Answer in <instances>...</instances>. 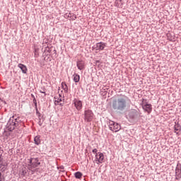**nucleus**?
Masks as SVG:
<instances>
[{
  "instance_id": "obj_13",
  "label": "nucleus",
  "mask_w": 181,
  "mask_h": 181,
  "mask_svg": "<svg viewBox=\"0 0 181 181\" xmlns=\"http://www.w3.org/2000/svg\"><path fill=\"white\" fill-rule=\"evenodd\" d=\"M18 67L19 69H21V70L22 71V73H23V74H26V73L28 72V68L23 64H18Z\"/></svg>"
},
{
  "instance_id": "obj_7",
  "label": "nucleus",
  "mask_w": 181,
  "mask_h": 181,
  "mask_svg": "<svg viewBox=\"0 0 181 181\" xmlns=\"http://www.w3.org/2000/svg\"><path fill=\"white\" fill-rule=\"evenodd\" d=\"M96 163L98 165L104 162V154L101 152H98L95 154Z\"/></svg>"
},
{
  "instance_id": "obj_31",
  "label": "nucleus",
  "mask_w": 181,
  "mask_h": 181,
  "mask_svg": "<svg viewBox=\"0 0 181 181\" xmlns=\"http://www.w3.org/2000/svg\"><path fill=\"white\" fill-rule=\"evenodd\" d=\"M168 39H169L171 42L173 41V39H175V38H173V37L169 38V35H168Z\"/></svg>"
},
{
  "instance_id": "obj_32",
  "label": "nucleus",
  "mask_w": 181,
  "mask_h": 181,
  "mask_svg": "<svg viewBox=\"0 0 181 181\" xmlns=\"http://www.w3.org/2000/svg\"><path fill=\"white\" fill-rule=\"evenodd\" d=\"M36 108V114H37V115H38V114H40V112H39V110H37V107H35Z\"/></svg>"
},
{
  "instance_id": "obj_20",
  "label": "nucleus",
  "mask_w": 181,
  "mask_h": 181,
  "mask_svg": "<svg viewBox=\"0 0 181 181\" xmlns=\"http://www.w3.org/2000/svg\"><path fill=\"white\" fill-rule=\"evenodd\" d=\"M32 97L33 98V102L35 104V108H37V102L36 101V98H35V95H31Z\"/></svg>"
},
{
  "instance_id": "obj_5",
  "label": "nucleus",
  "mask_w": 181,
  "mask_h": 181,
  "mask_svg": "<svg viewBox=\"0 0 181 181\" xmlns=\"http://www.w3.org/2000/svg\"><path fill=\"white\" fill-rule=\"evenodd\" d=\"M109 129L113 132H118L121 129V125L114 121H109Z\"/></svg>"
},
{
  "instance_id": "obj_30",
  "label": "nucleus",
  "mask_w": 181,
  "mask_h": 181,
  "mask_svg": "<svg viewBox=\"0 0 181 181\" xmlns=\"http://www.w3.org/2000/svg\"><path fill=\"white\" fill-rule=\"evenodd\" d=\"M39 120H42V119H45V117H43V116H41L40 117H38Z\"/></svg>"
},
{
  "instance_id": "obj_29",
  "label": "nucleus",
  "mask_w": 181,
  "mask_h": 181,
  "mask_svg": "<svg viewBox=\"0 0 181 181\" xmlns=\"http://www.w3.org/2000/svg\"><path fill=\"white\" fill-rule=\"evenodd\" d=\"M97 44H95V45H94L93 47H92V49L94 50H97Z\"/></svg>"
},
{
  "instance_id": "obj_41",
  "label": "nucleus",
  "mask_w": 181,
  "mask_h": 181,
  "mask_svg": "<svg viewBox=\"0 0 181 181\" xmlns=\"http://www.w3.org/2000/svg\"><path fill=\"white\" fill-rule=\"evenodd\" d=\"M8 135H10V134H7V136H8Z\"/></svg>"
},
{
  "instance_id": "obj_4",
  "label": "nucleus",
  "mask_w": 181,
  "mask_h": 181,
  "mask_svg": "<svg viewBox=\"0 0 181 181\" xmlns=\"http://www.w3.org/2000/svg\"><path fill=\"white\" fill-rule=\"evenodd\" d=\"M94 119V113L93 112V110L88 109L84 111V120L86 121V122H91Z\"/></svg>"
},
{
  "instance_id": "obj_12",
  "label": "nucleus",
  "mask_w": 181,
  "mask_h": 181,
  "mask_svg": "<svg viewBox=\"0 0 181 181\" xmlns=\"http://www.w3.org/2000/svg\"><path fill=\"white\" fill-rule=\"evenodd\" d=\"M175 173H176V179L178 177H180V173H181V164L177 163L176 168H175Z\"/></svg>"
},
{
  "instance_id": "obj_36",
  "label": "nucleus",
  "mask_w": 181,
  "mask_h": 181,
  "mask_svg": "<svg viewBox=\"0 0 181 181\" xmlns=\"http://www.w3.org/2000/svg\"><path fill=\"white\" fill-rule=\"evenodd\" d=\"M116 1L122 2V0H116Z\"/></svg>"
},
{
  "instance_id": "obj_33",
  "label": "nucleus",
  "mask_w": 181,
  "mask_h": 181,
  "mask_svg": "<svg viewBox=\"0 0 181 181\" xmlns=\"http://www.w3.org/2000/svg\"><path fill=\"white\" fill-rule=\"evenodd\" d=\"M37 115L38 118H39L40 117H42V114H40V113H38Z\"/></svg>"
},
{
  "instance_id": "obj_24",
  "label": "nucleus",
  "mask_w": 181,
  "mask_h": 181,
  "mask_svg": "<svg viewBox=\"0 0 181 181\" xmlns=\"http://www.w3.org/2000/svg\"><path fill=\"white\" fill-rule=\"evenodd\" d=\"M121 2H119V1H115V6H116L117 8H119V4H120Z\"/></svg>"
},
{
  "instance_id": "obj_38",
  "label": "nucleus",
  "mask_w": 181,
  "mask_h": 181,
  "mask_svg": "<svg viewBox=\"0 0 181 181\" xmlns=\"http://www.w3.org/2000/svg\"><path fill=\"white\" fill-rule=\"evenodd\" d=\"M0 159H2V155L0 154Z\"/></svg>"
},
{
  "instance_id": "obj_34",
  "label": "nucleus",
  "mask_w": 181,
  "mask_h": 181,
  "mask_svg": "<svg viewBox=\"0 0 181 181\" xmlns=\"http://www.w3.org/2000/svg\"><path fill=\"white\" fill-rule=\"evenodd\" d=\"M59 168H60V169H64V166H63V165L60 166Z\"/></svg>"
},
{
  "instance_id": "obj_39",
  "label": "nucleus",
  "mask_w": 181,
  "mask_h": 181,
  "mask_svg": "<svg viewBox=\"0 0 181 181\" xmlns=\"http://www.w3.org/2000/svg\"><path fill=\"white\" fill-rule=\"evenodd\" d=\"M97 63H100V61H97Z\"/></svg>"
},
{
  "instance_id": "obj_2",
  "label": "nucleus",
  "mask_w": 181,
  "mask_h": 181,
  "mask_svg": "<svg viewBox=\"0 0 181 181\" xmlns=\"http://www.w3.org/2000/svg\"><path fill=\"white\" fill-rule=\"evenodd\" d=\"M22 124V121L21 120V118L17 117L15 118V116H13L10 118L7 123V129L10 132H12L15 128H19V126Z\"/></svg>"
},
{
  "instance_id": "obj_17",
  "label": "nucleus",
  "mask_w": 181,
  "mask_h": 181,
  "mask_svg": "<svg viewBox=\"0 0 181 181\" xmlns=\"http://www.w3.org/2000/svg\"><path fill=\"white\" fill-rule=\"evenodd\" d=\"M174 129L175 131V133L177 134H179V132H177V131H181V126L180 124H179V123L176 124L175 122V125L174 126Z\"/></svg>"
},
{
  "instance_id": "obj_28",
  "label": "nucleus",
  "mask_w": 181,
  "mask_h": 181,
  "mask_svg": "<svg viewBox=\"0 0 181 181\" xmlns=\"http://www.w3.org/2000/svg\"><path fill=\"white\" fill-rule=\"evenodd\" d=\"M98 151L97 150V148H94L93 151H92V152H93V153H98L97 152H98Z\"/></svg>"
},
{
  "instance_id": "obj_27",
  "label": "nucleus",
  "mask_w": 181,
  "mask_h": 181,
  "mask_svg": "<svg viewBox=\"0 0 181 181\" xmlns=\"http://www.w3.org/2000/svg\"><path fill=\"white\" fill-rule=\"evenodd\" d=\"M66 16H67V18H71V16H73V14H71V13H69V14H66Z\"/></svg>"
},
{
  "instance_id": "obj_10",
  "label": "nucleus",
  "mask_w": 181,
  "mask_h": 181,
  "mask_svg": "<svg viewBox=\"0 0 181 181\" xmlns=\"http://www.w3.org/2000/svg\"><path fill=\"white\" fill-rule=\"evenodd\" d=\"M105 47H107V43H105L103 42L96 43V50H104Z\"/></svg>"
},
{
  "instance_id": "obj_21",
  "label": "nucleus",
  "mask_w": 181,
  "mask_h": 181,
  "mask_svg": "<svg viewBox=\"0 0 181 181\" xmlns=\"http://www.w3.org/2000/svg\"><path fill=\"white\" fill-rule=\"evenodd\" d=\"M0 166H4L1 168V170H5V166L4 165V161L2 160V158H0Z\"/></svg>"
},
{
  "instance_id": "obj_18",
  "label": "nucleus",
  "mask_w": 181,
  "mask_h": 181,
  "mask_svg": "<svg viewBox=\"0 0 181 181\" xmlns=\"http://www.w3.org/2000/svg\"><path fill=\"white\" fill-rule=\"evenodd\" d=\"M62 87L63 90H64L66 93H68V91H69V87L67 86V84L66 83V82H62Z\"/></svg>"
},
{
  "instance_id": "obj_26",
  "label": "nucleus",
  "mask_w": 181,
  "mask_h": 181,
  "mask_svg": "<svg viewBox=\"0 0 181 181\" xmlns=\"http://www.w3.org/2000/svg\"><path fill=\"white\" fill-rule=\"evenodd\" d=\"M40 93H41L42 94H44V97H46V92H45V89H43V90H40Z\"/></svg>"
},
{
  "instance_id": "obj_6",
  "label": "nucleus",
  "mask_w": 181,
  "mask_h": 181,
  "mask_svg": "<svg viewBox=\"0 0 181 181\" xmlns=\"http://www.w3.org/2000/svg\"><path fill=\"white\" fill-rule=\"evenodd\" d=\"M73 103L77 111H81V110L83 109V102L81 100L75 98L74 99Z\"/></svg>"
},
{
  "instance_id": "obj_3",
  "label": "nucleus",
  "mask_w": 181,
  "mask_h": 181,
  "mask_svg": "<svg viewBox=\"0 0 181 181\" xmlns=\"http://www.w3.org/2000/svg\"><path fill=\"white\" fill-rule=\"evenodd\" d=\"M40 165V162H39V158H31L29 160V164L28 165V168L29 170H31L32 172H35L33 169L35 168H37Z\"/></svg>"
},
{
  "instance_id": "obj_8",
  "label": "nucleus",
  "mask_w": 181,
  "mask_h": 181,
  "mask_svg": "<svg viewBox=\"0 0 181 181\" xmlns=\"http://www.w3.org/2000/svg\"><path fill=\"white\" fill-rule=\"evenodd\" d=\"M128 117L132 121L138 119V112L136 110H132L129 112Z\"/></svg>"
},
{
  "instance_id": "obj_15",
  "label": "nucleus",
  "mask_w": 181,
  "mask_h": 181,
  "mask_svg": "<svg viewBox=\"0 0 181 181\" xmlns=\"http://www.w3.org/2000/svg\"><path fill=\"white\" fill-rule=\"evenodd\" d=\"M40 135H37L34 138V142L35 145H40L41 144V140H40Z\"/></svg>"
},
{
  "instance_id": "obj_19",
  "label": "nucleus",
  "mask_w": 181,
  "mask_h": 181,
  "mask_svg": "<svg viewBox=\"0 0 181 181\" xmlns=\"http://www.w3.org/2000/svg\"><path fill=\"white\" fill-rule=\"evenodd\" d=\"M74 176L76 179H81V177H83V173L81 172H76L74 173Z\"/></svg>"
},
{
  "instance_id": "obj_11",
  "label": "nucleus",
  "mask_w": 181,
  "mask_h": 181,
  "mask_svg": "<svg viewBox=\"0 0 181 181\" xmlns=\"http://www.w3.org/2000/svg\"><path fill=\"white\" fill-rule=\"evenodd\" d=\"M76 66L78 70H84L86 69V64H84V61H77Z\"/></svg>"
},
{
  "instance_id": "obj_23",
  "label": "nucleus",
  "mask_w": 181,
  "mask_h": 181,
  "mask_svg": "<svg viewBox=\"0 0 181 181\" xmlns=\"http://www.w3.org/2000/svg\"><path fill=\"white\" fill-rule=\"evenodd\" d=\"M0 181H5V177L2 175V173L0 172Z\"/></svg>"
},
{
  "instance_id": "obj_40",
  "label": "nucleus",
  "mask_w": 181,
  "mask_h": 181,
  "mask_svg": "<svg viewBox=\"0 0 181 181\" xmlns=\"http://www.w3.org/2000/svg\"><path fill=\"white\" fill-rule=\"evenodd\" d=\"M74 19H76V16L74 17Z\"/></svg>"
},
{
  "instance_id": "obj_1",
  "label": "nucleus",
  "mask_w": 181,
  "mask_h": 181,
  "mask_svg": "<svg viewBox=\"0 0 181 181\" xmlns=\"http://www.w3.org/2000/svg\"><path fill=\"white\" fill-rule=\"evenodd\" d=\"M131 105V99L126 95L115 99L112 102V108L116 112H124Z\"/></svg>"
},
{
  "instance_id": "obj_9",
  "label": "nucleus",
  "mask_w": 181,
  "mask_h": 181,
  "mask_svg": "<svg viewBox=\"0 0 181 181\" xmlns=\"http://www.w3.org/2000/svg\"><path fill=\"white\" fill-rule=\"evenodd\" d=\"M142 108L146 111V112H148V114H151V112H152V105L151 104L143 102Z\"/></svg>"
},
{
  "instance_id": "obj_16",
  "label": "nucleus",
  "mask_w": 181,
  "mask_h": 181,
  "mask_svg": "<svg viewBox=\"0 0 181 181\" xmlns=\"http://www.w3.org/2000/svg\"><path fill=\"white\" fill-rule=\"evenodd\" d=\"M73 77H74L73 80H74V83H78L80 81V75H78V74L75 73L73 75Z\"/></svg>"
},
{
  "instance_id": "obj_35",
  "label": "nucleus",
  "mask_w": 181,
  "mask_h": 181,
  "mask_svg": "<svg viewBox=\"0 0 181 181\" xmlns=\"http://www.w3.org/2000/svg\"><path fill=\"white\" fill-rule=\"evenodd\" d=\"M54 54H56V49L53 50Z\"/></svg>"
},
{
  "instance_id": "obj_37",
  "label": "nucleus",
  "mask_w": 181,
  "mask_h": 181,
  "mask_svg": "<svg viewBox=\"0 0 181 181\" xmlns=\"http://www.w3.org/2000/svg\"><path fill=\"white\" fill-rule=\"evenodd\" d=\"M59 105H60L61 107H63V103H59Z\"/></svg>"
},
{
  "instance_id": "obj_14",
  "label": "nucleus",
  "mask_w": 181,
  "mask_h": 181,
  "mask_svg": "<svg viewBox=\"0 0 181 181\" xmlns=\"http://www.w3.org/2000/svg\"><path fill=\"white\" fill-rule=\"evenodd\" d=\"M59 98L54 97V104L55 105H59V103H62V101H64V97H62L60 94H59Z\"/></svg>"
},
{
  "instance_id": "obj_25",
  "label": "nucleus",
  "mask_w": 181,
  "mask_h": 181,
  "mask_svg": "<svg viewBox=\"0 0 181 181\" xmlns=\"http://www.w3.org/2000/svg\"><path fill=\"white\" fill-rule=\"evenodd\" d=\"M46 52H47V53H50V48H49V47H45V53H46Z\"/></svg>"
},
{
  "instance_id": "obj_22",
  "label": "nucleus",
  "mask_w": 181,
  "mask_h": 181,
  "mask_svg": "<svg viewBox=\"0 0 181 181\" xmlns=\"http://www.w3.org/2000/svg\"><path fill=\"white\" fill-rule=\"evenodd\" d=\"M43 122H45V119H40V120L38 121V125L42 127V125H43Z\"/></svg>"
}]
</instances>
